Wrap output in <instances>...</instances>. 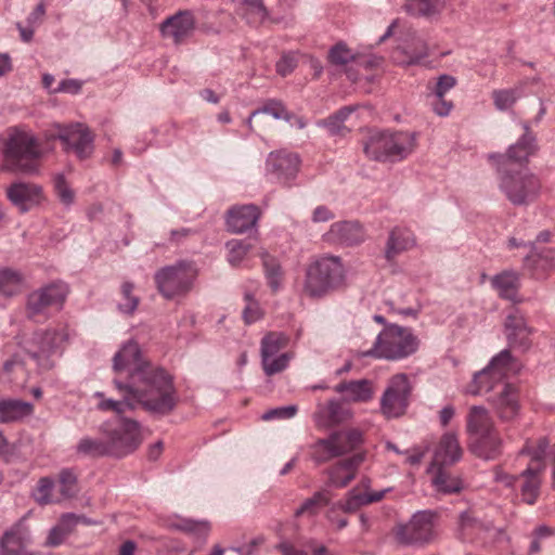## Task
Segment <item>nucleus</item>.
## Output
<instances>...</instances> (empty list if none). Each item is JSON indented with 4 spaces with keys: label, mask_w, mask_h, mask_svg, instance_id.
Instances as JSON below:
<instances>
[{
    "label": "nucleus",
    "mask_w": 555,
    "mask_h": 555,
    "mask_svg": "<svg viewBox=\"0 0 555 555\" xmlns=\"http://www.w3.org/2000/svg\"><path fill=\"white\" fill-rule=\"evenodd\" d=\"M519 367L518 362L505 349L487 367L475 374L470 385L469 391L473 395L488 393L496 387L500 388L489 398V402L502 422L514 421L520 412L518 389L512 384L503 383L504 378L516 374Z\"/></svg>",
    "instance_id": "1"
},
{
    "label": "nucleus",
    "mask_w": 555,
    "mask_h": 555,
    "mask_svg": "<svg viewBox=\"0 0 555 555\" xmlns=\"http://www.w3.org/2000/svg\"><path fill=\"white\" fill-rule=\"evenodd\" d=\"M128 388L137 406L141 405L153 414L168 415L179 402L173 377L156 365L134 373L133 382L128 383Z\"/></svg>",
    "instance_id": "2"
},
{
    "label": "nucleus",
    "mask_w": 555,
    "mask_h": 555,
    "mask_svg": "<svg viewBox=\"0 0 555 555\" xmlns=\"http://www.w3.org/2000/svg\"><path fill=\"white\" fill-rule=\"evenodd\" d=\"M4 168L13 172L31 173L36 171V160L40 157L37 138L20 127L10 128L4 139Z\"/></svg>",
    "instance_id": "3"
},
{
    "label": "nucleus",
    "mask_w": 555,
    "mask_h": 555,
    "mask_svg": "<svg viewBox=\"0 0 555 555\" xmlns=\"http://www.w3.org/2000/svg\"><path fill=\"white\" fill-rule=\"evenodd\" d=\"M418 345L420 340L411 328L389 323L377 335L373 347L363 356L397 361L415 353Z\"/></svg>",
    "instance_id": "4"
},
{
    "label": "nucleus",
    "mask_w": 555,
    "mask_h": 555,
    "mask_svg": "<svg viewBox=\"0 0 555 555\" xmlns=\"http://www.w3.org/2000/svg\"><path fill=\"white\" fill-rule=\"evenodd\" d=\"M344 280L339 257L324 256L311 263L306 272L304 291L312 298H320L337 287Z\"/></svg>",
    "instance_id": "5"
},
{
    "label": "nucleus",
    "mask_w": 555,
    "mask_h": 555,
    "mask_svg": "<svg viewBox=\"0 0 555 555\" xmlns=\"http://www.w3.org/2000/svg\"><path fill=\"white\" fill-rule=\"evenodd\" d=\"M69 293L68 284L61 280L34 289L26 297L25 313L27 319L47 318L49 309L61 311Z\"/></svg>",
    "instance_id": "6"
},
{
    "label": "nucleus",
    "mask_w": 555,
    "mask_h": 555,
    "mask_svg": "<svg viewBox=\"0 0 555 555\" xmlns=\"http://www.w3.org/2000/svg\"><path fill=\"white\" fill-rule=\"evenodd\" d=\"M500 190L513 205H527L534 201L541 190L540 180L526 168L501 169Z\"/></svg>",
    "instance_id": "7"
},
{
    "label": "nucleus",
    "mask_w": 555,
    "mask_h": 555,
    "mask_svg": "<svg viewBox=\"0 0 555 555\" xmlns=\"http://www.w3.org/2000/svg\"><path fill=\"white\" fill-rule=\"evenodd\" d=\"M196 276L197 270L191 262L180 261L157 271L155 282L159 293L171 299L189 293Z\"/></svg>",
    "instance_id": "8"
},
{
    "label": "nucleus",
    "mask_w": 555,
    "mask_h": 555,
    "mask_svg": "<svg viewBox=\"0 0 555 555\" xmlns=\"http://www.w3.org/2000/svg\"><path fill=\"white\" fill-rule=\"evenodd\" d=\"M362 442L363 435L359 429L335 431L327 438L319 439L313 443L312 456L317 463H325L353 451Z\"/></svg>",
    "instance_id": "9"
},
{
    "label": "nucleus",
    "mask_w": 555,
    "mask_h": 555,
    "mask_svg": "<svg viewBox=\"0 0 555 555\" xmlns=\"http://www.w3.org/2000/svg\"><path fill=\"white\" fill-rule=\"evenodd\" d=\"M434 517V513L428 511L415 513L408 522L396 527V539L404 545H423L431 542L435 538Z\"/></svg>",
    "instance_id": "10"
},
{
    "label": "nucleus",
    "mask_w": 555,
    "mask_h": 555,
    "mask_svg": "<svg viewBox=\"0 0 555 555\" xmlns=\"http://www.w3.org/2000/svg\"><path fill=\"white\" fill-rule=\"evenodd\" d=\"M411 386L405 374L392 376L380 398V411L387 418L403 415L409 404Z\"/></svg>",
    "instance_id": "11"
},
{
    "label": "nucleus",
    "mask_w": 555,
    "mask_h": 555,
    "mask_svg": "<svg viewBox=\"0 0 555 555\" xmlns=\"http://www.w3.org/2000/svg\"><path fill=\"white\" fill-rule=\"evenodd\" d=\"M111 455L121 457L135 451L142 442L140 424L122 418L118 427L107 433Z\"/></svg>",
    "instance_id": "12"
},
{
    "label": "nucleus",
    "mask_w": 555,
    "mask_h": 555,
    "mask_svg": "<svg viewBox=\"0 0 555 555\" xmlns=\"http://www.w3.org/2000/svg\"><path fill=\"white\" fill-rule=\"evenodd\" d=\"M153 366L150 361L144 359L140 346L133 340L126 343L113 359V370L117 374L116 378L122 379L125 375V383L133 382L134 373Z\"/></svg>",
    "instance_id": "13"
},
{
    "label": "nucleus",
    "mask_w": 555,
    "mask_h": 555,
    "mask_svg": "<svg viewBox=\"0 0 555 555\" xmlns=\"http://www.w3.org/2000/svg\"><path fill=\"white\" fill-rule=\"evenodd\" d=\"M524 135L516 144L508 149L506 154H490L488 156L489 160L495 165L496 170L516 169V166H521L524 163H527L529 157L534 153L535 139L529 131L527 124L524 125Z\"/></svg>",
    "instance_id": "14"
},
{
    "label": "nucleus",
    "mask_w": 555,
    "mask_h": 555,
    "mask_svg": "<svg viewBox=\"0 0 555 555\" xmlns=\"http://www.w3.org/2000/svg\"><path fill=\"white\" fill-rule=\"evenodd\" d=\"M56 128L57 133L52 137L60 139L65 150H73L80 159H85L92 154L93 135L88 127L76 124L66 127L57 125Z\"/></svg>",
    "instance_id": "15"
},
{
    "label": "nucleus",
    "mask_w": 555,
    "mask_h": 555,
    "mask_svg": "<svg viewBox=\"0 0 555 555\" xmlns=\"http://www.w3.org/2000/svg\"><path fill=\"white\" fill-rule=\"evenodd\" d=\"M365 452H358L335 463L326 470L327 485L334 488L347 487L356 478L359 467L365 461Z\"/></svg>",
    "instance_id": "16"
},
{
    "label": "nucleus",
    "mask_w": 555,
    "mask_h": 555,
    "mask_svg": "<svg viewBox=\"0 0 555 555\" xmlns=\"http://www.w3.org/2000/svg\"><path fill=\"white\" fill-rule=\"evenodd\" d=\"M194 29L195 18L189 11H180L166 18L160 25L163 37L171 39L176 44H180L190 38Z\"/></svg>",
    "instance_id": "17"
},
{
    "label": "nucleus",
    "mask_w": 555,
    "mask_h": 555,
    "mask_svg": "<svg viewBox=\"0 0 555 555\" xmlns=\"http://www.w3.org/2000/svg\"><path fill=\"white\" fill-rule=\"evenodd\" d=\"M312 417L318 428L327 429L349 421L352 411L338 400H330L319 403Z\"/></svg>",
    "instance_id": "18"
},
{
    "label": "nucleus",
    "mask_w": 555,
    "mask_h": 555,
    "mask_svg": "<svg viewBox=\"0 0 555 555\" xmlns=\"http://www.w3.org/2000/svg\"><path fill=\"white\" fill-rule=\"evenodd\" d=\"M364 237L365 233L362 225L356 221L333 223L325 234L326 241L346 246L360 244L364 241Z\"/></svg>",
    "instance_id": "19"
},
{
    "label": "nucleus",
    "mask_w": 555,
    "mask_h": 555,
    "mask_svg": "<svg viewBox=\"0 0 555 555\" xmlns=\"http://www.w3.org/2000/svg\"><path fill=\"white\" fill-rule=\"evenodd\" d=\"M9 199L22 211H28L42 199V190L34 183H13L7 191Z\"/></svg>",
    "instance_id": "20"
},
{
    "label": "nucleus",
    "mask_w": 555,
    "mask_h": 555,
    "mask_svg": "<svg viewBox=\"0 0 555 555\" xmlns=\"http://www.w3.org/2000/svg\"><path fill=\"white\" fill-rule=\"evenodd\" d=\"M29 542V529L24 519H21L3 533L0 540V553L1 555H16L25 551Z\"/></svg>",
    "instance_id": "21"
},
{
    "label": "nucleus",
    "mask_w": 555,
    "mask_h": 555,
    "mask_svg": "<svg viewBox=\"0 0 555 555\" xmlns=\"http://www.w3.org/2000/svg\"><path fill=\"white\" fill-rule=\"evenodd\" d=\"M260 217L256 205H243L231 208L227 215L228 229L233 233H244L254 228Z\"/></svg>",
    "instance_id": "22"
},
{
    "label": "nucleus",
    "mask_w": 555,
    "mask_h": 555,
    "mask_svg": "<svg viewBox=\"0 0 555 555\" xmlns=\"http://www.w3.org/2000/svg\"><path fill=\"white\" fill-rule=\"evenodd\" d=\"M545 467L546 465L528 466L518 476V480H520L519 488L521 500L528 505H533L540 495L542 485L541 475L545 470Z\"/></svg>",
    "instance_id": "23"
},
{
    "label": "nucleus",
    "mask_w": 555,
    "mask_h": 555,
    "mask_svg": "<svg viewBox=\"0 0 555 555\" xmlns=\"http://www.w3.org/2000/svg\"><path fill=\"white\" fill-rule=\"evenodd\" d=\"M267 165L280 181L286 182L296 176L299 168V158L296 154L280 151L270 153Z\"/></svg>",
    "instance_id": "24"
},
{
    "label": "nucleus",
    "mask_w": 555,
    "mask_h": 555,
    "mask_svg": "<svg viewBox=\"0 0 555 555\" xmlns=\"http://www.w3.org/2000/svg\"><path fill=\"white\" fill-rule=\"evenodd\" d=\"M463 451L455 434H444L435 451L433 467L452 465L462 457Z\"/></svg>",
    "instance_id": "25"
},
{
    "label": "nucleus",
    "mask_w": 555,
    "mask_h": 555,
    "mask_svg": "<svg viewBox=\"0 0 555 555\" xmlns=\"http://www.w3.org/2000/svg\"><path fill=\"white\" fill-rule=\"evenodd\" d=\"M415 246V237L408 228L396 227L388 235L385 246V258L392 262L400 254Z\"/></svg>",
    "instance_id": "26"
},
{
    "label": "nucleus",
    "mask_w": 555,
    "mask_h": 555,
    "mask_svg": "<svg viewBox=\"0 0 555 555\" xmlns=\"http://www.w3.org/2000/svg\"><path fill=\"white\" fill-rule=\"evenodd\" d=\"M334 390L344 395V399L349 402H369L375 393L374 384L369 379L341 382Z\"/></svg>",
    "instance_id": "27"
},
{
    "label": "nucleus",
    "mask_w": 555,
    "mask_h": 555,
    "mask_svg": "<svg viewBox=\"0 0 555 555\" xmlns=\"http://www.w3.org/2000/svg\"><path fill=\"white\" fill-rule=\"evenodd\" d=\"M114 385L121 393L120 400L105 399L102 392H96L95 397L100 398V402L98 404L99 410L101 411H113L116 414H122L126 411H131L137 408L134 398H132V393L129 391L128 383H125L120 378L114 379Z\"/></svg>",
    "instance_id": "28"
},
{
    "label": "nucleus",
    "mask_w": 555,
    "mask_h": 555,
    "mask_svg": "<svg viewBox=\"0 0 555 555\" xmlns=\"http://www.w3.org/2000/svg\"><path fill=\"white\" fill-rule=\"evenodd\" d=\"M386 492L387 490L361 491V487H353L348 491L345 500L339 502L340 511L354 513L362 506L382 501Z\"/></svg>",
    "instance_id": "29"
},
{
    "label": "nucleus",
    "mask_w": 555,
    "mask_h": 555,
    "mask_svg": "<svg viewBox=\"0 0 555 555\" xmlns=\"http://www.w3.org/2000/svg\"><path fill=\"white\" fill-rule=\"evenodd\" d=\"M59 337V332L54 328H47L35 332L31 338L24 344V349L35 359L50 353Z\"/></svg>",
    "instance_id": "30"
},
{
    "label": "nucleus",
    "mask_w": 555,
    "mask_h": 555,
    "mask_svg": "<svg viewBox=\"0 0 555 555\" xmlns=\"http://www.w3.org/2000/svg\"><path fill=\"white\" fill-rule=\"evenodd\" d=\"M363 151L373 160L391 162L390 132L372 133L364 143Z\"/></svg>",
    "instance_id": "31"
},
{
    "label": "nucleus",
    "mask_w": 555,
    "mask_h": 555,
    "mask_svg": "<svg viewBox=\"0 0 555 555\" xmlns=\"http://www.w3.org/2000/svg\"><path fill=\"white\" fill-rule=\"evenodd\" d=\"M34 405L30 402L18 399L0 400V423H14L30 416Z\"/></svg>",
    "instance_id": "32"
},
{
    "label": "nucleus",
    "mask_w": 555,
    "mask_h": 555,
    "mask_svg": "<svg viewBox=\"0 0 555 555\" xmlns=\"http://www.w3.org/2000/svg\"><path fill=\"white\" fill-rule=\"evenodd\" d=\"M467 431L479 437L495 433L493 421L483 406H472L467 416Z\"/></svg>",
    "instance_id": "33"
},
{
    "label": "nucleus",
    "mask_w": 555,
    "mask_h": 555,
    "mask_svg": "<svg viewBox=\"0 0 555 555\" xmlns=\"http://www.w3.org/2000/svg\"><path fill=\"white\" fill-rule=\"evenodd\" d=\"M525 266L532 271L537 279H543L555 268V250L532 251L526 257Z\"/></svg>",
    "instance_id": "34"
},
{
    "label": "nucleus",
    "mask_w": 555,
    "mask_h": 555,
    "mask_svg": "<svg viewBox=\"0 0 555 555\" xmlns=\"http://www.w3.org/2000/svg\"><path fill=\"white\" fill-rule=\"evenodd\" d=\"M505 330L507 339L512 346L524 348L529 346L530 330L521 315H508L505 322Z\"/></svg>",
    "instance_id": "35"
},
{
    "label": "nucleus",
    "mask_w": 555,
    "mask_h": 555,
    "mask_svg": "<svg viewBox=\"0 0 555 555\" xmlns=\"http://www.w3.org/2000/svg\"><path fill=\"white\" fill-rule=\"evenodd\" d=\"M416 147V137L412 132H390L391 162L402 160Z\"/></svg>",
    "instance_id": "36"
},
{
    "label": "nucleus",
    "mask_w": 555,
    "mask_h": 555,
    "mask_svg": "<svg viewBox=\"0 0 555 555\" xmlns=\"http://www.w3.org/2000/svg\"><path fill=\"white\" fill-rule=\"evenodd\" d=\"M403 8L414 17L430 18L442 12L444 2L442 0H405Z\"/></svg>",
    "instance_id": "37"
},
{
    "label": "nucleus",
    "mask_w": 555,
    "mask_h": 555,
    "mask_svg": "<svg viewBox=\"0 0 555 555\" xmlns=\"http://www.w3.org/2000/svg\"><path fill=\"white\" fill-rule=\"evenodd\" d=\"M502 441L498 433L479 437L473 444L472 451L481 459L493 460L501 454Z\"/></svg>",
    "instance_id": "38"
},
{
    "label": "nucleus",
    "mask_w": 555,
    "mask_h": 555,
    "mask_svg": "<svg viewBox=\"0 0 555 555\" xmlns=\"http://www.w3.org/2000/svg\"><path fill=\"white\" fill-rule=\"evenodd\" d=\"M492 286L502 298L514 300L519 287V275L515 271H504L491 280Z\"/></svg>",
    "instance_id": "39"
},
{
    "label": "nucleus",
    "mask_w": 555,
    "mask_h": 555,
    "mask_svg": "<svg viewBox=\"0 0 555 555\" xmlns=\"http://www.w3.org/2000/svg\"><path fill=\"white\" fill-rule=\"evenodd\" d=\"M332 493L330 490L323 489L313 493L311 498L306 499L302 504L295 511V517L304 515L314 516L319 509L330 504Z\"/></svg>",
    "instance_id": "40"
},
{
    "label": "nucleus",
    "mask_w": 555,
    "mask_h": 555,
    "mask_svg": "<svg viewBox=\"0 0 555 555\" xmlns=\"http://www.w3.org/2000/svg\"><path fill=\"white\" fill-rule=\"evenodd\" d=\"M76 453L81 456L101 457L111 455L107 440L91 437L81 438L76 446Z\"/></svg>",
    "instance_id": "41"
},
{
    "label": "nucleus",
    "mask_w": 555,
    "mask_h": 555,
    "mask_svg": "<svg viewBox=\"0 0 555 555\" xmlns=\"http://www.w3.org/2000/svg\"><path fill=\"white\" fill-rule=\"evenodd\" d=\"M24 284V276L21 272L12 269H0V293L11 297L21 293Z\"/></svg>",
    "instance_id": "42"
},
{
    "label": "nucleus",
    "mask_w": 555,
    "mask_h": 555,
    "mask_svg": "<svg viewBox=\"0 0 555 555\" xmlns=\"http://www.w3.org/2000/svg\"><path fill=\"white\" fill-rule=\"evenodd\" d=\"M433 485L438 492L444 494L457 493L462 490V480L451 476L442 467H437L433 477Z\"/></svg>",
    "instance_id": "43"
},
{
    "label": "nucleus",
    "mask_w": 555,
    "mask_h": 555,
    "mask_svg": "<svg viewBox=\"0 0 555 555\" xmlns=\"http://www.w3.org/2000/svg\"><path fill=\"white\" fill-rule=\"evenodd\" d=\"M550 447V440L546 437H540L535 441H528L521 449L520 454H527L531 459L529 466L545 465L544 459Z\"/></svg>",
    "instance_id": "44"
},
{
    "label": "nucleus",
    "mask_w": 555,
    "mask_h": 555,
    "mask_svg": "<svg viewBox=\"0 0 555 555\" xmlns=\"http://www.w3.org/2000/svg\"><path fill=\"white\" fill-rule=\"evenodd\" d=\"M288 344V336L282 332H270L261 339V358L276 356Z\"/></svg>",
    "instance_id": "45"
},
{
    "label": "nucleus",
    "mask_w": 555,
    "mask_h": 555,
    "mask_svg": "<svg viewBox=\"0 0 555 555\" xmlns=\"http://www.w3.org/2000/svg\"><path fill=\"white\" fill-rule=\"evenodd\" d=\"M173 527L182 532L202 540H206L211 530L209 521L195 520L190 518L181 519L179 522L175 524Z\"/></svg>",
    "instance_id": "46"
},
{
    "label": "nucleus",
    "mask_w": 555,
    "mask_h": 555,
    "mask_svg": "<svg viewBox=\"0 0 555 555\" xmlns=\"http://www.w3.org/2000/svg\"><path fill=\"white\" fill-rule=\"evenodd\" d=\"M262 115H270L275 119H286L289 120V114L284 107V105L279 101H269L261 108L256 109L251 113L249 118L247 119V125L250 129H253V119L260 117Z\"/></svg>",
    "instance_id": "47"
},
{
    "label": "nucleus",
    "mask_w": 555,
    "mask_h": 555,
    "mask_svg": "<svg viewBox=\"0 0 555 555\" xmlns=\"http://www.w3.org/2000/svg\"><path fill=\"white\" fill-rule=\"evenodd\" d=\"M54 481L50 477H42L39 479L37 487L33 493L35 501L40 505H48L57 500L53 499Z\"/></svg>",
    "instance_id": "48"
},
{
    "label": "nucleus",
    "mask_w": 555,
    "mask_h": 555,
    "mask_svg": "<svg viewBox=\"0 0 555 555\" xmlns=\"http://www.w3.org/2000/svg\"><path fill=\"white\" fill-rule=\"evenodd\" d=\"M520 96L518 89H500L492 92L494 106L499 111H506L514 106Z\"/></svg>",
    "instance_id": "49"
},
{
    "label": "nucleus",
    "mask_w": 555,
    "mask_h": 555,
    "mask_svg": "<svg viewBox=\"0 0 555 555\" xmlns=\"http://www.w3.org/2000/svg\"><path fill=\"white\" fill-rule=\"evenodd\" d=\"M288 362L289 356L287 353L261 358L262 369L268 376H272L284 371L287 367Z\"/></svg>",
    "instance_id": "50"
},
{
    "label": "nucleus",
    "mask_w": 555,
    "mask_h": 555,
    "mask_svg": "<svg viewBox=\"0 0 555 555\" xmlns=\"http://www.w3.org/2000/svg\"><path fill=\"white\" fill-rule=\"evenodd\" d=\"M354 60V54L344 42H338L328 51V61L333 65L343 66Z\"/></svg>",
    "instance_id": "51"
},
{
    "label": "nucleus",
    "mask_w": 555,
    "mask_h": 555,
    "mask_svg": "<svg viewBox=\"0 0 555 555\" xmlns=\"http://www.w3.org/2000/svg\"><path fill=\"white\" fill-rule=\"evenodd\" d=\"M60 492L64 499L73 498L77 492V476L70 469H63L59 475Z\"/></svg>",
    "instance_id": "52"
},
{
    "label": "nucleus",
    "mask_w": 555,
    "mask_h": 555,
    "mask_svg": "<svg viewBox=\"0 0 555 555\" xmlns=\"http://www.w3.org/2000/svg\"><path fill=\"white\" fill-rule=\"evenodd\" d=\"M261 257L269 285L273 291H276L280 286V266L275 259L270 257L267 253L262 254Z\"/></svg>",
    "instance_id": "53"
},
{
    "label": "nucleus",
    "mask_w": 555,
    "mask_h": 555,
    "mask_svg": "<svg viewBox=\"0 0 555 555\" xmlns=\"http://www.w3.org/2000/svg\"><path fill=\"white\" fill-rule=\"evenodd\" d=\"M133 284L130 282H125L121 286V294L124 297V302L118 305V308L124 313H132L139 304V298L132 295Z\"/></svg>",
    "instance_id": "54"
},
{
    "label": "nucleus",
    "mask_w": 555,
    "mask_h": 555,
    "mask_svg": "<svg viewBox=\"0 0 555 555\" xmlns=\"http://www.w3.org/2000/svg\"><path fill=\"white\" fill-rule=\"evenodd\" d=\"M246 307L243 310V319L246 324H251L260 320L263 312L259 304L253 298L249 293L245 294Z\"/></svg>",
    "instance_id": "55"
},
{
    "label": "nucleus",
    "mask_w": 555,
    "mask_h": 555,
    "mask_svg": "<svg viewBox=\"0 0 555 555\" xmlns=\"http://www.w3.org/2000/svg\"><path fill=\"white\" fill-rule=\"evenodd\" d=\"M406 49L408 64L418 63L428 55V46L421 38H415L412 46H409Z\"/></svg>",
    "instance_id": "56"
},
{
    "label": "nucleus",
    "mask_w": 555,
    "mask_h": 555,
    "mask_svg": "<svg viewBox=\"0 0 555 555\" xmlns=\"http://www.w3.org/2000/svg\"><path fill=\"white\" fill-rule=\"evenodd\" d=\"M54 189L60 201L65 205H70L74 202L75 194L70 186L67 184L64 176L57 175L54 178Z\"/></svg>",
    "instance_id": "57"
},
{
    "label": "nucleus",
    "mask_w": 555,
    "mask_h": 555,
    "mask_svg": "<svg viewBox=\"0 0 555 555\" xmlns=\"http://www.w3.org/2000/svg\"><path fill=\"white\" fill-rule=\"evenodd\" d=\"M229 247V261L233 266H237L243 258L247 255L249 246L242 241H231L228 244Z\"/></svg>",
    "instance_id": "58"
},
{
    "label": "nucleus",
    "mask_w": 555,
    "mask_h": 555,
    "mask_svg": "<svg viewBox=\"0 0 555 555\" xmlns=\"http://www.w3.org/2000/svg\"><path fill=\"white\" fill-rule=\"evenodd\" d=\"M456 85L455 77L451 75H441L438 77L437 82L433 89L435 98L444 96Z\"/></svg>",
    "instance_id": "59"
},
{
    "label": "nucleus",
    "mask_w": 555,
    "mask_h": 555,
    "mask_svg": "<svg viewBox=\"0 0 555 555\" xmlns=\"http://www.w3.org/2000/svg\"><path fill=\"white\" fill-rule=\"evenodd\" d=\"M297 410L298 409L296 405H286L271 409L262 415V420L271 421L274 418H292L296 415Z\"/></svg>",
    "instance_id": "60"
},
{
    "label": "nucleus",
    "mask_w": 555,
    "mask_h": 555,
    "mask_svg": "<svg viewBox=\"0 0 555 555\" xmlns=\"http://www.w3.org/2000/svg\"><path fill=\"white\" fill-rule=\"evenodd\" d=\"M479 526L478 520L474 517V515L469 511H465L461 513L459 518V527L463 533L475 529Z\"/></svg>",
    "instance_id": "61"
},
{
    "label": "nucleus",
    "mask_w": 555,
    "mask_h": 555,
    "mask_svg": "<svg viewBox=\"0 0 555 555\" xmlns=\"http://www.w3.org/2000/svg\"><path fill=\"white\" fill-rule=\"evenodd\" d=\"M79 519L80 517L76 516L75 514H64L56 527L64 531L65 534L69 535L74 531Z\"/></svg>",
    "instance_id": "62"
},
{
    "label": "nucleus",
    "mask_w": 555,
    "mask_h": 555,
    "mask_svg": "<svg viewBox=\"0 0 555 555\" xmlns=\"http://www.w3.org/2000/svg\"><path fill=\"white\" fill-rule=\"evenodd\" d=\"M434 112L439 116H448L453 108V103L441 98H435V101L431 103Z\"/></svg>",
    "instance_id": "63"
},
{
    "label": "nucleus",
    "mask_w": 555,
    "mask_h": 555,
    "mask_svg": "<svg viewBox=\"0 0 555 555\" xmlns=\"http://www.w3.org/2000/svg\"><path fill=\"white\" fill-rule=\"evenodd\" d=\"M296 66V61L291 55H284L278 63H276V72L281 76H287L291 74Z\"/></svg>",
    "instance_id": "64"
}]
</instances>
